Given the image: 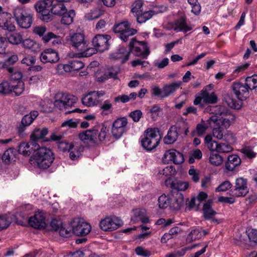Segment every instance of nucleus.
Segmentation results:
<instances>
[{
  "label": "nucleus",
  "mask_w": 257,
  "mask_h": 257,
  "mask_svg": "<svg viewBox=\"0 0 257 257\" xmlns=\"http://www.w3.org/2000/svg\"><path fill=\"white\" fill-rule=\"evenodd\" d=\"M54 159V154L51 150L42 147L32 155L30 161L34 166L45 170L50 167Z\"/></svg>",
  "instance_id": "1"
},
{
  "label": "nucleus",
  "mask_w": 257,
  "mask_h": 257,
  "mask_svg": "<svg viewBox=\"0 0 257 257\" xmlns=\"http://www.w3.org/2000/svg\"><path fill=\"white\" fill-rule=\"evenodd\" d=\"M109 131V128L104 125L95 126L92 129H90L80 133L79 138L84 142L89 141L93 143H97L98 141L102 142L106 138Z\"/></svg>",
  "instance_id": "2"
},
{
  "label": "nucleus",
  "mask_w": 257,
  "mask_h": 257,
  "mask_svg": "<svg viewBox=\"0 0 257 257\" xmlns=\"http://www.w3.org/2000/svg\"><path fill=\"white\" fill-rule=\"evenodd\" d=\"M159 132L157 127L148 128L145 131L144 137L141 140V146L144 150L151 152L157 148L161 139Z\"/></svg>",
  "instance_id": "3"
},
{
  "label": "nucleus",
  "mask_w": 257,
  "mask_h": 257,
  "mask_svg": "<svg viewBox=\"0 0 257 257\" xmlns=\"http://www.w3.org/2000/svg\"><path fill=\"white\" fill-rule=\"evenodd\" d=\"M128 52L136 56L147 59L150 53V48L146 41H139L135 38L131 39L128 44Z\"/></svg>",
  "instance_id": "4"
},
{
  "label": "nucleus",
  "mask_w": 257,
  "mask_h": 257,
  "mask_svg": "<svg viewBox=\"0 0 257 257\" xmlns=\"http://www.w3.org/2000/svg\"><path fill=\"white\" fill-rule=\"evenodd\" d=\"M77 98L72 94L63 92L57 93L55 96L54 105L59 110L73 106L76 103Z\"/></svg>",
  "instance_id": "5"
},
{
  "label": "nucleus",
  "mask_w": 257,
  "mask_h": 257,
  "mask_svg": "<svg viewBox=\"0 0 257 257\" xmlns=\"http://www.w3.org/2000/svg\"><path fill=\"white\" fill-rule=\"evenodd\" d=\"M73 234L77 236H84L88 234L91 230L90 224L81 218H75L70 222Z\"/></svg>",
  "instance_id": "6"
},
{
  "label": "nucleus",
  "mask_w": 257,
  "mask_h": 257,
  "mask_svg": "<svg viewBox=\"0 0 257 257\" xmlns=\"http://www.w3.org/2000/svg\"><path fill=\"white\" fill-rule=\"evenodd\" d=\"M14 15L18 25L24 29L29 28L33 23V15L25 9L17 8L15 9Z\"/></svg>",
  "instance_id": "7"
},
{
  "label": "nucleus",
  "mask_w": 257,
  "mask_h": 257,
  "mask_svg": "<svg viewBox=\"0 0 257 257\" xmlns=\"http://www.w3.org/2000/svg\"><path fill=\"white\" fill-rule=\"evenodd\" d=\"M51 0H42L35 5V8L39 14L38 17L44 22H49L52 20L53 16L51 14Z\"/></svg>",
  "instance_id": "8"
},
{
  "label": "nucleus",
  "mask_w": 257,
  "mask_h": 257,
  "mask_svg": "<svg viewBox=\"0 0 257 257\" xmlns=\"http://www.w3.org/2000/svg\"><path fill=\"white\" fill-rule=\"evenodd\" d=\"M113 31L114 33L119 34V37L124 42H126L130 36L135 35L137 30L131 28L129 23L127 21H124L117 24H115Z\"/></svg>",
  "instance_id": "9"
},
{
  "label": "nucleus",
  "mask_w": 257,
  "mask_h": 257,
  "mask_svg": "<svg viewBox=\"0 0 257 257\" xmlns=\"http://www.w3.org/2000/svg\"><path fill=\"white\" fill-rule=\"evenodd\" d=\"M127 119L125 117L116 118L113 122L111 127V134L116 140L120 138L128 131Z\"/></svg>",
  "instance_id": "10"
},
{
  "label": "nucleus",
  "mask_w": 257,
  "mask_h": 257,
  "mask_svg": "<svg viewBox=\"0 0 257 257\" xmlns=\"http://www.w3.org/2000/svg\"><path fill=\"white\" fill-rule=\"evenodd\" d=\"M67 40L72 49L78 53L85 48V43L87 42L84 34L81 33H74L67 37Z\"/></svg>",
  "instance_id": "11"
},
{
  "label": "nucleus",
  "mask_w": 257,
  "mask_h": 257,
  "mask_svg": "<svg viewBox=\"0 0 257 257\" xmlns=\"http://www.w3.org/2000/svg\"><path fill=\"white\" fill-rule=\"evenodd\" d=\"M122 224V221L118 217L110 216L101 219L99 227L104 231H112L119 228Z\"/></svg>",
  "instance_id": "12"
},
{
  "label": "nucleus",
  "mask_w": 257,
  "mask_h": 257,
  "mask_svg": "<svg viewBox=\"0 0 257 257\" xmlns=\"http://www.w3.org/2000/svg\"><path fill=\"white\" fill-rule=\"evenodd\" d=\"M248 191L247 180L240 177L236 179L234 188L230 189L229 193L233 197H240L246 196Z\"/></svg>",
  "instance_id": "13"
},
{
  "label": "nucleus",
  "mask_w": 257,
  "mask_h": 257,
  "mask_svg": "<svg viewBox=\"0 0 257 257\" xmlns=\"http://www.w3.org/2000/svg\"><path fill=\"white\" fill-rule=\"evenodd\" d=\"M15 18L13 17L10 13L4 12L3 9L0 7V27L9 32L15 30L14 24Z\"/></svg>",
  "instance_id": "14"
},
{
  "label": "nucleus",
  "mask_w": 257,
  "mask_h": 257,
  "mask_svg": "<svg viewBox=\"0 0 257 257\" xmlns=\"http://www.w3.org/2000/svg\"><path fill=\"white\" fill-rule=\"evenodd\" d=\"M162 161L164 164H169L172 162L176 165H180L184 162V158L182 153L175 149H170L165 152Z\"/></svg>",
  "instance_id": "15"
},
{
  "label": "nucleus",
  "mask_w": 257,
  "mask_h": 257,
  "mask_svg": "<svg viewBox=\"0 0 257 257\" xmlns=\"http://www.w3.org/2000/svg\"><path fill=\"white\" fill-rule=\"evenodd\" d=\"M111 37L109 35L97 34L92 40L93 47H96L100 52L108 50L109 47V40Z\"/></svg>",
  "instance_id": "16"
},
{
  "label": "nucleus",
  "mask_w": 257,
  "mask_h": 257,
  "mask_svg": "<svg viewBox=\"0 0 257 257\" xmlns=\"http://www.w3.org/2000/svg\"><path fill=\"white\" fill-rule=\"evenodd\" d=\"M233 92L238 99L240 101L246 100L249 97V89L245 82H234L232 85Z\"/></svg>",
  "instance_id": "17"
},
{
  "label": "nucleus",
  "mask_w": 257,
  "mask_h": 257,
  "mask_svg": "<svg viewBox=\"0 0 257 257\" xmlns=\"http://www.w3.org/2000/svg\"><path fill=\"white\" fill-rule=\"evenodd\" d=\"M28 222L31 226L35 229H44L46 226L45 216L42 211L36 212L34 216L29 217Z\"/></svg>",
  "instance_id": "18"
},
{
  "label": "nucleus",
  "mask_w": 257,
  "mask_h": 257,
  "mask_svg": "<svg viewBox=\"0 0 257 257\" xmlns=\"http://www.w3.org/2000/svg\"><path fill=\"white\" fill-rule=\"evenodd\" d=\"M212 199H208L203 204L202 208L203 217L206 220H209L212 223L219 224L221 222L220 221L214 217L217 214V212L212 208Z\"/></svg>",
  "instance_id": "19"
},
{
  "label": "nucleus",
  "mask_w": 257,
  "mask_h": 257,
  "mask_svg": "<svg viewBox=\"0 0 257 257\" xmlns=\"http://www.w3.org/2000/svg\"><path fill=\"white\" fill-rule=\"evenodd\" d=\"M40 59L43 63H54L59 61V57L58 53L55 50L49 48L41 53Z\"/></svg>",
  "instance_id": "20"
},
{
  "label": "nucleus",
  "mask_w": 257,
  "mask_h": 257,
  "mask_svg": "<svg viewBox=\"0 0 257 257\" xmlns=\"http://www.w3.org/2000/svg\"><path fill=\"white\" fill-rule=\"evenodd\" d=\"M39 113L36 110H33L30 112V113L24 115L22 120L19 126L18 127V133L22 134L24 132L25 128L29 126L33 121L38 116Z\"/></svg>",
  "instance_id": "21"
},
{
  "label": "nucleus",
  "mask_w": 257,
  "mask_h": 257,
  "mask_svg": "<svg viewBox=\"0 0 257 257\" xmlns=\"http://www.w3.org/2000/svg\"><path fill=\"white\" fill-rule=\"evenodd\" d=\"M183 195L181 192H171L170 208L173 210H178L184 204Z\"/></svg>",
  "instance_id": "22"
},
{
  "label": "nucleus",
  "mask_w": 257,
  "mask_h": 257,
  "mask_svg": "<svg viewBox=\"0 0 257 257\" xmlns=\"http://www.w3.org/2000/svg\"><path fill=\"white\" fill-rule=\"evenodd\" d=\"M221 118L219 119L221 123V125L227 128L229 127L231 123L233 122L235 119V116L228 111V110L224 107H220Z\"/></svg>",
  "instance_id": "23"
},
{
  "label": "nucleus",
  "mask_w": 257,
  "mask_h": 257,
  "mask_svg": "<svg viewBox=\"0 0 257 257\" xmlns=\"http://www.w3.org/2000/svg\"><path fill=\"white\" fill-rule=\"evenodd\" d=\"M165 184L172 189L171 192H180L181 191L186 190L189 187L187 182L182 181H172L171 179H166Z\"/></svg>",
  "instance_id": "24"
},
{
  "label": "nucleus",
  "mask_w": 257,
  "mask_h": 257,
  "mask_svg": "<svg viewBox=\"0 0 257 257\" xmlns=\"http://www.w3.org/2000/svg\"><path fill=\"white\" fill-rule=\"evenodd\" d=\"M192 29L191 26H188L186 18L184 16H181L176 19L174 22V30L176 32L186 33Z\"/></svg>",
  "instance_id": "25"
},
{
  "label": "nucleus",
  "mask_w": 257,
  "mask_h": 257,
  "mask_svg": "<svg viewBox=\"0 0 257 257\" xmlns=\"http://www.w3.org/2000/svg\"><path fill=\"white\" fill-rule=\"evenodd\" d=\"M128 48L120 46L117 51L111 55V57L115 60H120L122 64L125 63L130 58Z\"/></svg>",
  "instance_id": "26"
},
{
  "label": "nucleus",
  "mask_w": 257,
  "mask_h": 257,
  "mask_svg": "<svg viewBox=\"0 0 257 257\" xmlns=\"http://www.w3.org/2000/svg\"><path fill=\"white\" fill-rule=\"evenodd\" d=\"M241 163V159L236 154H231L227 157V160L225 162V169L229 171H233Z\"/></svg>",
  "instance_id": "27"
},
{
  "label": "nucleus",
  "mask_w": 257,
  "mask_h": 257,
  "mask_svg": "<svg viewBox=\"0 0 257 257\" xmlns=\"http://www.w3.org/2000/svg\"><path fill=\"white\" fill-rule=\"evenodd\" d=\"M207 87L212 88V84H210L203 88L204 103L205 104H215L217 102L218 97L214 92L209 93Z\"/></svg>",
  "instance_id": "28"
},
{
  "label": "nucleus",
  "mask_w": 257,
  "mask_h": 257,
  "mask_svg": "<svg viewBox=\"0 0 257 257\" xmlns=\"http://www.w3.org/2000/svg\"><path fill=\"white\" fill-rule=\"evenodd\" d=\"M51 14L59 16L66 9L62 0H51Z\"/></svg>",
  "instance_id": "29"
},
{
  "label": "nucleus",
  "mask_w": 257,
  "mask_h": 257,
  "mask_svg": "<svg viewBox=\"0 0 257 257\" xmlns=\"http://www.w3.org/2000/svg\"><path fill=\"white\" fill-rule=\"evenodd\" d=\"M178 135L177 126L176 125L171 126L167 135L164 138V143L168 145L173 144L177 140Z\"/></svg>",
  "instance_id": "30"
},
{
  "label": "nucleus",
  "mask_w": 257,
  "mask_h": 257,
  "mask_svg": "<svg viewBox=\"0 0 257 257\" xmlns=\"http://www.w3.org/2000/svg\"><path fill=\"white\" fill-rule=\"evenodd\" d=\"M202 237V228L199 226H194L191 228V230L188 234L186 240L187 243H190Z\"/></svg>",
  "instance_id": "31"
},
{
  "label": "nucleus",
  "mask_w": 257,
  "mask_h": 257,
  "mask_svg": "<svg viewBox=\"0 0 257 257\" xmlns=\"http://www.w3.org/2000/svg\"><path fill=\"white\" fill-rule=\"evenodd\" d=\"M75 16V11L70 10L67 11L65 10L61 15L59 16L61 17L60 22L61 24L64 25H69L73 22V19Z\"/></svg>",
  "instance_id": "32"
},
{
  "label": "nucleus",
  "mask_w": 257,
  "mask_h": 257,
  "mask_svg": "<svg viewBox=\"0 0 257 257\" xmlns=\"http://www.w3.org/2000/svg\"><path fill=\"white\" fill-rule=\"evenodd\" d=\"M182 82L177 81L173 82L170 84H166L163 87V95L162 98H166L174 93L178 89Z\"/></svg>",
  "instance_id": "33"
},
{
  "label": "nucleus",
  "mask_w": 257,
  "mask_h": 257,
  "mask_svg": "<svg viewBox=\"0 0 257 257\" xmlns=\"http://www.w3.org/2000/svg\"><path fill=\"white\" fill-rule=\"evenodd\" d=\"M84 151V147L81 145H72L70 150L69 157L72 160H77L81 155Z\"/></svg>",
  "instance_id": "34"
},
{
  "label": "nucleus",
  "mask_w": 257,
  "mask_h": 257,
  "mask_svg": "<svg viewBox=\"0 0 257 257\" xmlns=\"http://www.w3.org/2000/svg\"><path fill=\"white\" fill-rule=\"evenodd\" d=\"M16 155L17 150L14 148L11 147L4 152L2 159L6 164H9L11 160L15 158Z\"/></svg>",
  "instance_id": "35"
},
{
  "label": "nucleus",
  "mask_w": 257,
  "mask_h": 257,
  "mask_svg": "<svg viewBox=\"0 0 257 257\" xmlns=\"http://www.w3.org/2000/svg\"><path fill=\"white\" fill-rule=\"evenodd\" d=\"M157 13L154 10H150L146 12H141L137 15V21L139 23L142 24L150 19L153 16Z\"/></svg>",
  "instance_id": "36"
},
{
  "label": "nucleus",
  "mask_w": 257,
  "mask_h": 257,
  "mask_svg": "<svg viewBox=\"0 0 257 257\" xmlns=\"http://www.w3.org/2000/svg\"><path fill=\"white\" fill-rule=\"evenodd\" d=\"M81 102L84 105L88 107L96 105L98 103L91 92L83 96L81 98Z\"/></svg>",
  "instance_id": "37"
},
{
  "label": "nucleus",
  "mask_w": 257,
  "mask_h": 257,
  "mask_svg": "<svg viewBox=\"0 0 257 257\" xmlns=\"http://www.w3.org/2000/svg\"><path fill=\"white\" fill-rule=\"evenodd\" d=\"M48 133V128L44 127L42 130H35L31 135V139L34 141H39L43 139Z\"/></svg>",
  "instance_id": "38"
},
{
  "label": "nucleus",
  "mask_w": 257,
  "mask_h": 257,
  "mask_svg": "<svg viewBox=\"0 0 257 257\" xmlns=\"http://www.w3.org/2000/svg\"><path fill=\"white\" fill-rule=\"evenodd\" d=\"M219 152L212 151L210 152L209 158V162L213 165L219 166L222 164L223 161V157L218 154Z\"/></svg>",
  "instance_id": "39"
},
{
  "label": "nucleus",
  "mask_w": 257,
  "mask_h": 257,
  "mask_svg": "<svg viewBox=\"0 0 257 257\" xmlns=\"http://www.w3.org/2000/svg\"><path fill=\"white\" fill-rule=\"evenodd\" d=\"M218 142L213 141L212 135H207L204 139V143L207 148L210 151H216V145L218 144Z\"/></svg>",
  "instance_id": "40"
},
{
  "label": "nucleus",
  "mask_w": 257,
  "mask_h": 257,
  "mask_svg": "<svg viewBox=\"0 0 257 257\" xmlns=\"http://www.w3.org/2000/svg\"><path fill=\"white\" fill-rule=\"evenodd\" d=\"M23 39V35L20 33H11L7 36L8 41L10 43L15 45L22 43Z\"/></svg>",
  "instance_id": "41"
},
{
  "label": "nucleus",
  "mask_w": 257,
  "mask_h": 257,
  "mask_svg": "<svg viewBox=\"0 0 257 257\" xmlns=\"http://www.w3.org/2000/svg\"><path fill=\"white\" fill-rule=\"evenodd\" d=\"M171 199V193L167 196L165 194L162 195L158 198V205L160 208L165 209L170 207Z\"/></svg>",
  "instance_id": "42"
},
{
  "label": "nucleus",
  "mask_w": 257,
  "mask_h": 257,
  "mask_svg": "<svg viewBox=\"0 0 257 257\" xmlns=\"http://www.w3.org/2000/svg\"><path fill=\"white\" fill-rule=\"evenodd\" d=\"M85 48L82 51H80L78 54L82 57H88L92 56L93 54H95L96 52H99L98 50L96 47L91 48L88 47V44L85 43Z\"/></svg>",
  "instance_id": "43"
},
{
  "label": "nucleus",
  "mask_w": 257,
  "mask_h": 257,
  "mask_svg": "<svg viewBox=\"0 0 257 257\" xmlns=\"http://www.w3.org/2000/svg\"><path fill=\"white\" fill-rule=\"evenodd\" d=\"M176 171L175 167L173 166H167L162 170H160L159 172V175H163L168 177L167 179H171V176L175 175Z\"/></svg>",
  "instance_id": "44"
},
{
  "label": "nucleus",
  "mask_w": 257,
  "mask_h": 257,
  "mask_svg": "<svg viewBox=\"0 0 257 257\" xmlns=\"http://www.w3.org/2000/svg\"><path fill=\"white\" fill-rule=\"evenodd\" d=\"M134 214L137 218L143 223H147L149 222V219L146 216V212L145 209H137L134 211Z\"/></svg>",
  "instance_id": "45"
},
{
  "label": "nucleus",
  "mask_w": 257,
  "mask_h": 257,
  "mask_svg": "<svg viewBox=\"0 0 257 257\" xmlns=\"http://www.w3.org/2000/svg\"><path fill=\"white\" fill-rule=\"evenodd\" d=\"M244 81L249 90H252L257 88V75L254 74L251 76L247 77L245 79Z\"/></svg>",
  "instance_id": "46"
},
{
  "label": "nucleus",
  "mask_w": 257,
  "mask_h": 257,
  "mask_svg": "<svg viewBox=\"0 0 257 257\" xmlns=\"http://www.w3.org/2000/svg\"><path fill=\"white\" fill-rule=\"evenodd\" d=\"M11 83L8 81H3L0 83V94L7 95L12 92Z\"/></svg>",
  "instance_id": "47"
},
{
  "label": "nucleus",
  "mask_w": 257,
  "mask_h": 257,
  "mask_svg": "<svg viewBox=\"0 0 257 257\" xmlns=\"http://www.w3.org/2000/svg\"><path fill=\"white\" fill-rule=\"evenodd\" d=\"M29 143L27 142L21 143L19 146L17 153L22 154L24 156H30L31 155L30 150L29 149Z\"/></svg>",
  "instance_id": "48"
},
{
  "label": "nucleus",
  "mask_w": 257,
  "mask_h": 257,
  "mask_svg": "<svg viewBox=\"0 0 257 257\" xmlns=\"http://www.w3.org/2000/svg\"><path fill=\"white\" fill-rule=\"evenodd\" d=\"M232 150L231 146L227 143L219 142L216 145V151L219 153H229Z\"/></svg>",
  "instance_id": "49"
},
{
  "label": "nucleus",
  "mask_w": 257,
  "mask_h": 257,
  "mask_svg": "<svg viewBox=\"0 0 257 257\" xmlns=\"http://www.w3.org/2000/svg\"><path fill=\"white\" fill-rule=\"evenodd\" d=\"M11 86L12 92H14L17 96L22 94L25 89L24 83L22 81H18L16 84H11Z\"/></svg>",
  "instance_id": "50"
},
{
  "label": "nucleus",
  "mask_w": 257,
  "mask_h": 257,
  "mask_svg": "<svg viewBox=\"0 0 257 257\" xmlns=\"http://www.w3.org/2000/svg\"><path fill=\"white\" fill-rule=\"evenodd\" d=\"M203 89L195 95V99L193 101V104L195 105H198L200 108H203L205 107L204 103V97L203 96Z\"/></svg>",
  "instance_id": "51"
},
{
  "label": "nucleus",
  "mask_w": 257,
  "mask_h": 257,
  "mask_svg": "<svg viewBox=\"0 0 257 257\" xmlns=\"http://www.w3.org/2000/svg\"><path fill=\"white\" fill-rule=\"evenodd\" d=\"M225 101L228 106L235 109H239L241 106V103L232 97L228 96L225 98Z\"/></svg>",
  "instance_id": "52"
},
{
  "label": "nucleus",
  "mask_w": 257,
  "mask_h": 257,
  "mask_svg": "<svg viewBox=\"0 0 257 257\" xmlns=\"http://www.w3.org/2000/svg\"><path fill=\"white\" fill-rule=\"evenodd\" d=\"M208 127V125L202 119L201 122L197 124L195 131L198 136H202L205 134Z\"/></svg>",
  "instance_id": "53"
},
{
  "label": "nucleus",
  "mask_w": 257,
  "mask_h": 257,
  "mask_svg": "<svg viewBox=\"0 0 257 257\" xmlns=\"http://www.w3.org/2000/svg\"><path fill=\"white\" fill-rule=\"evenodd\" d=\"M11 223V219L7 215H0V231L8 228Z\"/></svg>",
  "instance_id": "54"
},
{
  "label": "nucleus",
  "mask_w": 257,
  "mask_h": 257,
  "mask_svg": "<svg viewBox=\"0 0 257 257\" xmlns=\"http://www.w3.org/2000/svg\"><path fill=\"white\" fill-rule=\"evenodd\" d=\"M162 109L160 107L159 105L155 104L153 105L149 110V112L151 114V118L156 120L158 117L159 116V113L162 111Z\"/></svg>",
  "instance_id": "55"
},
{
  "label": "nucleus",
  "mask_w": 257,
  "mask_h": 257,
  "mask_svg": "<svg viewBox=\"0 0 257 257\" xmlns=\"http://www.w3.org/2000/svg\"><path fill=\"white\" fill-rule=\"evenodd\" d=\"M73 71H79L84 66V63L79 60H72L69 61Z\"/></svg>",
  "instance_id": "56"
},
{
  "label": "nucleus",
  "mask_w": 257,
  "mask_h": 257,
  "mask_svg": "<svg viewBox=\"0 0 257 257\" xmlns=\"http://www.w3.org/2000/svg\"><path fill=\"white\" fill-rule=\"evenodd\" d=\"M231 183L229 181H225L221 183L215 189L216 192H224L230 189Z\"/></svg>",
  "instance_id": "57"
},
{
  "label": "nucleus",
  "mask_w": 257,
  "mask_h": 257,
  "mask_svg": "<svg viewBox=\"0 0 257 257\" xmlns=\"http://www.w3.org/2000/svg\"><path fill=\"white\" fill-rule=\"evenodd\" d=\"M186 252V248H182L166 254L165 257H181L185 255Z\"/></svg>",
  "instance_id": "58"
},
{
  "label": "nucleus",
  "mask_w": 257,
  "mask_h": 257,
  "mask_svg": "<svg viewBox=\"0 0 257 257\" xmlns=\"http://www.w3.org/2000/svg\"><path fill=\"white\" fill-rule=\"evenodd\" d=\"M143 116V113L141 110L137 109L131 112L129 116L131 117L134 122H139Z\"/></svg>",
  "instance_id": "59"
},
{
  "label": "nucleus",
  "mask_w": 257,
  "mask_h": 257,
  "mask_svg": "<svg viewBox=\"0 0 257 257\" xmlns=\"http://www.w3.org/2000/svg\"><path fill=\"white\" fill-rule=\"evenodd\" d=\"M188 174L191 176L192 180L195 183H197L199 180V172L197 170L192 166L189 170Z\"/></svg>",
  "instance_id": "60"
},
{
  "label": "nucleus",
  "mask_w": 257,
  "mask_h": 257,
  "mask_svg": "<svg viewBox=\"0 0 257 257\" xmlns=\"http://www.w3.org/2000/svg\"><path fill=\"white\" fill-rule=\"evenodd\" d=\"M59 234L63 237H68L71 236L72 229L69 225L68 228L65 227L63 225L61 226L59 230Z\"/></svg>",
  "instance_id": "61"
},
{
  "label": "nucleus",
  "mask_w": 257,
  "mask_h": 257,
  "mask_svg": "<svg viewBox=\"0 0 257 257\" xmlns=\"http://www.w3.org/2000/svg\"><path fill=\"white\" fill-rule=\"evenodd\" d=\"M135 252L137 255L144 257H149L151 254L150 251L145 249L142 246L137 247L135 248Z\"/></svg>",
  "instance_id": "62"
},
{
  "label": "nucleus",
  "mask_w": 257,
  "mask_h": 257,
  "mask_svg": "<svg viewBox=\"0 0 257 257\" xmlns=\"http://www.w3.org/2000/svg\"><path fill=\"white\" fill-rule=\"evenodd\" d=\"M31 141L29 142V146L30 147L29 149L30 150L31 154H34L39 149L41 148L40 147V146L37 143L38 141L32 140Z\"/></svg>",
  "instance_id": "63"
},
{
  "label": "nucleus",
  "mask_w": 257,
  "mask_h": 257,
  "mask_svg": "<svg viewBox=\"0 0 257 257\" xmlns=\"http://www.w3.org/2000/svg\"><path fill=\"white\" fill-rule=\"evenodd\" d=\"M35 61L36 59L34 56L29 55L24 58L21 63L30 67L35 63Z\"/></svg>",
  "instance_id": "64"
}]
</instances>
